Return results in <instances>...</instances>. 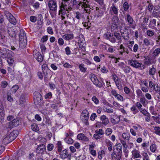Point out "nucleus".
<instances>
[{
	"label": "nucleus",
	"instance_id": "1",
	"mask_svg": "<svg viewBox=\"0 0 160 160\" xmlns=\"http://www.w3.org/2000/svg\"><path fill=\"white\" fill-rule=\"evenodd\" d=\"M90 78L91 81L97 87L100 88L102 86V83L99 81L97 77L94 74H91L90 75Z\"/></svg>",
	"mask_w": 160,
	"mask_h": 160
},
{
	"label": "nucleus",
	"instance_id": "2",
	"mask_svg": "<svg viewBox=\"0 0 160 160\" xmlns=\"http://www.w3.org/2000/svg\"><path fill=\"white\" fill-rule=\"evenodd\" d=\"M33 98L34 102L37 103V104L42 102V96L38 92H35L34 93Z\"/></svg>",
	"mask_w": 160,
	"mask_h": 160
},
{
	"label": "nucleus",
	"instance_id": "3",
	"mask_svg": "<svg viewBox=\"0 0 160 160\" xmlns=\"http://www.w3.org/2000/svg\"><path fill=\"white\" fill-rule=\"evenodd\" d=\"M7 31L8 34L11 37H15L16 36L17 32L14 27L8 28Z\"/></svg>",
	"mask_w": 160,
	"mask_h": 160
},
{
	"label": "nucleus",
	"instance_id": "4",
	"mask_svg": "<svg viewBox=\"0 0 160 160\" xmlns=\"http://www.w3.org/2000/svg\"><path fill=\"white\" fill-rule=\"evenodd\" d=\"M5 13L11 23L13 24H16V20L12 15L9 13L8 11H5Z\"/></svg>",
	"mask_w": 160,
	"mask_h": 160
},
{
	"label": "nucleus",
	"instance_id": "5",
	"mask_svg": "<svg viewBox=\"0 0 160 160\" xmlns=\"http://www.w3.org/2000/svg\"><path fill=\"white\" fill-rule=\"evenodd\" d=\"M59 155L60 158L62 159H65L67 158L70 160L71 158L70 155L68 154V151L66 149L63 150L59 153Z\"/></svg>",
	"mask_w": 160,
	"mask_h": 160
},
{
	"label": "nucleus",
	"instance_id": "6",
	"mask_svg": "<svg viewBox=\"0 0 160 160\" xmlns=\"http://www.w3.org/2000/svg\"><path fill=\"white\" fill-rule=\"evenodd\" d=\"M60 9L59 11V14L61 16L64 15L66 14L68 9L71 10L72 9V8L70 7H67V6H65V8H64L63 7H62V5L60 6Z\"/></svg>",
	"mask_w": 160,
	"mask_h": 160
},
{
	"label": "nucleus",
	"instance_id": "7",
	"mask_svg": "<svg viewBox=\"0 0 160 160\" xmlns=\"http://www.w3.org/2000/svg\"><path fill=\"white\" fill-rule=\"evenodd\" d=\"M105 38L112 43H115L116 42V39L114 38L112 33L106 34L105 35Z\"/></svg>",
	"mask_w": 160,
	"mask_h": 160
},
{
	"label": "nucleus",
	"instance_id": "8",
	"mask_svg": "<svg viewBox=\"0 0 160 160\" xmlns=\"http://www.w3.org/2000/svg\"><path fill=\"white\" fill-rule=\"evenodd\" d=\"M48 7L51 10L55 11L57 9V5L56 1L51 0L48 3Z\"/></svg>",
	"mask_w": 160,
	"mask_h": 160
},
{
	"label": "nucleus",
	"instance_id": "9",
	"mask_svg": "<svg viewBox=\"0 0 160 160\" xmlns=\"http://www.w3.org/2000/svg\"><path fill=\"white\" fill-rule=\"evenodd\" d=\"M124 91L125 93L128 95L129 97H130L132 99H134L135 98V95L133 92H130V89L127 87H125L124 88Z\"/></svg>",
	"mask_w": 160,
	"mask_h": 160
},
{
	"label": "nucleus",
	"instance_id": "10",
	"mask_svg": "<svg viewBox=\"0 0 160 160\" xmlns=\"http://www.w3.org/2000/svg\"><path fill=\"white\" fill-rule=\"evenodd\" d=\"M129 63L131 66L136 68H140L141 66L142 65V63L139 62L137 60H131L130 61Z\"/></svg>",
	"mask_w": 160,
	"mask_h": 160
},
{
	"label": "nucleus",
	"instance_id": "11",
	"mask_svg": "<svg viewBox=\"0 0 160 160\" xmlns=\"http://www.w3.org/2000/svg\"><path fill=\"white\" fill-rule=\"evenodd\" d=\"M122 146L121 144L119 143L118 144L116 148V149L113 148V152L118 154L121 156H122Z\"/></svg>",
	"mask_w": 160,
	"mask_h": 160
},
{
	"label": "nucleus",
	"instance_id": "12",
	"mask_svg": "<svg viewBox=\"0 0 160 160\" xmlns=\"http://www.w3.org/2000/svg\"><path fill=\"white\" fill-rule=\"evenodd\" d=\"M17 132L16 131H13L11 132L10 134L7 135L9 139V141H12L15 139L17 137Z\"/></svg>",
	"mask_w": 160,
	"mask_h": 160
},
{
	"label": "nucleus",
	"instance_id": "13",
	"mask_svg": "<svg viewBox=\"0 0 160 160\" xmlns=\"http://www.w3.org/2000/svg\"><path fill=\"white\" fill-rule=\"evenodd\" d=\"M46 150L45 145L42 144L38 146L37 148V152L38 153H42Z\"/></svg>",
	"mask_w": 160,
	"mask_h": 160
},
{
	"label": "nucleus",
	"instance_id": "14",
	"mask_svg": "<svg viewBox=\"0 0 160 160\" xmlns=\"http://www.w3.org/2000/svg\"><path fill=\"white\" fill-rule=\"evenodd\" d=\"M33 56L34 58L38 62H41L42 61V56L39 52H37L35 53H34Z\"/></svg>",
	"mask_w": 160,
	"mask_h": 160
},
{
	"label": "nucleus",
	"instance_id": "15",
	"mask_svg": "<svg viewBox=\"0 0 160 160\" xmlns=\"http://www.w3.org/2000/svg\"><path fill=\"white\" fill-rule=\"evenodd\" d=\"M120 121V117L117 116H113L111 118V121L113 124L118 123Z\"/></svg>",
	"mask_w": 160,
	"mask_h": 160
},
{
	"label": "nucleus",
	"instance_id": "16",
	"mask_svg": "<svg viewBox=\"0 0 160 160\" xmlns=\"http://www.w3.org/2000/svg\"><path fill=\"white\" fill-rule=\"evenodd\" d=\"M112 23L115 27H117L119 25V20L118 17L114 16L112 19Z\"/></svg>",
	"mask_w": 160,
	"mask_h": 160
},
{
	"label": "nucleus",
	"instance_id": "17",
	"mask_svg": "<svg viewBox=\"0 0 160 160\" xmlns=\"http://www.w3.org/2000/svg\"><path fill=\"white\" fill-rule=\"evenodd\" d=\"M27 43V39H19V48H23L26 46Z\"/></svg>",
	"mask_w": 160,
	"mask_h": 160
},
{
	"label": "nucleus",
	"instance_id": "18",
	"mask_svg": "<svg viewBox=\"0 0 160 160\" xmlns=\"http://www.w3.org/2000/svg\"><path fill=\"white\" fill-rule=\"evenodd\" d=\"M122 156L112 152L111 155V159L112 160H120Z\"/></svg>",
	"mask_w": 160,
	"mask_h": 160
},
{
	"label": "nucleus",
	"instance_id": "19",
	"mask_svg": "<svg viewBox=\"0 0 160 160\" xmlns=\"http://www.w3.org/2000/svg\"><path fill=\"white\" fill-rule=\"evenodd\" d=\"M77 138L78 139L82 140H83L84 141H88V138L83 133H79L78 134L77 136Z\"/></svg>",
	"mask_w": 160,
	"mask_h": 160
},
{
	"label": "nucleus",
	"instance_id": "20",
	"mask_svg": "<svg viewBox=\"0 0 160 160\" xmlns=\"http://www.w3.org/2000/svg\"><path fill=\"white\" fill-rule=\"evenodd\" d=\"M100 119L102 121V124L106 125L109 123V120L105 116L103 115L101 116Z\"/></svg>",
	"mask_w": 160,
	"mask_h": 160
},
{
	"label": "nucleus",
	"instance_id": "21",
	"mask_svg": "<svg viewBox=\"0 0 160 160\" xmlns=\"http://www.w3.org/2000/svg\"><path fill=\"white\" fill-rule=\"evenodd\" d=\"M96 12H95V16L97 17H101L103 15V12L101 9H99L98 7L96 8Z\"/></svg>",
	"mask_w": 160,
	"mask_h": 160
},
{
	"label": "nucleus",
	"instance_id": "22",
	"mask_svg": "<svg viewBox=\"0 0 160 160\" xmlns=\"http://www.w3.org/2000/svg\"><path fill=\"white\" fill-rule=\"evenodd\" d=\"M20 104L22 107L25 106L26 103L25 98V94H22L20 98Z\"/></svg>",
	"mask_w": 160,
	"mask_h": 160
},
{
	"label": "nucleus",
	"instance_id": "23",
	"mask_svg": "<svg viewBox=\"0 0 160 160\" xmlns=\"http://www.w3.org/2000/svg\"><path fill=\"white\" fill-rule=\"evenodd\" d=\"M62 38L66 40H71L73 38V34L72 33L66 34L63 35Z\"/></svg>",
	"mask_w": 160,
	"mask_h": 160
},
{
	"label": "nucleus",
	"instance_id": "24",
	"mask_svg": "<svg viewBox=\"0 0 160 160\" xmlns=\"http://www.w3.org/2000/svg\"><path fill=\"white\" fill-rule=\"evenodd\" d=\"M19 39H27L26 36L25 31L23 29L20 30L19 33Z\"/></svg>",
	"mask_w": 160,
	"mask_h": 160
},
{
	"label": "nucleus",
	"instance_id": "25",
	"mask_svg": "<svg viewBox=\"0 0 160 160\" xmlns=\"http://www.w3.org/2000/svg\"><path fill=\"white\" fill-rule=\"evenodd\" d=\"M114 38H116L118 40V43H121L122 42V40L121 39V36L120 34L118 32H116L112 33Z\"/></svg>",
	"mask_w": 160,
	"mask_h": 160
},
{
	"label": "nucleus",
	"instance_id": "26",
	"mask_svg": "<svg viewBox=\"0 0 160 160\" xmlns=\"http://www.w3.org/2000/svg\"><path fill=\"white\" fill-rule=\"evenodd\" d=\"M160 53V47L156 48L152 52V55L155 59Z\"/></svg>",
	"mask_w": 160,
	"mask_h": 160
},
{
	"label": "nucleus",
	"instance_id": "27",
	"mask_svg": "<svg viewBox=\"0 0 160 160\" xmlns=\"http://www.w3.org/2000/svg\"><path fill=\"white\" fill-rule=\"evenodd\" d=\"M108 147V149L109 151L112 150V143L108 139H106L105 141Z\"/></svg>",
	"mask_w": 160,
	"mask_h": 160
},
{
	"label": "nucleus",
	"instance_id": "28",
	"mask_svg": "<svg viewBox=\"0 0 160 160\" xmlns=\"http://www.w3.org/2000/svg\"><path fill=\"white\" fill-rule=\"evenodd\" d=\"M156 71V69L154 67V65H152V68H150L149 70V74L150 76H153L155 74Z\"/></svg>",
	"mask_w": 160,
	"mask_h": 160
},
{
	"label": "nucleus",
	"instance_id": "29",
	"mask_svg": "<svg viewBox=\"0 0 160 160\" xmlns=\"http://www.w3.org/2000/svg\"><path fill=\"white\" fill-rule=\"evenodd\" d=\"M118 89L121 90L122 89V86L121 84V82L120 79H118L114 81Z\"/></svg>",
	"mask_w": 160,
	"mask_h": 160
},
{
	"label": "nucleus",
	"instance_id": "30",
	"mask_svg": "<svg viewBox=\"0 0 160 160\" xmlns=\"http://www.w3.org/2000/svg\"><path fill=\"white\" fill-rule=\"evenodd\" d=\"M132 154L134 158H141V156L139 153V152L136 150H134L132 152Z\"/></svg>",
	"mask_w": 160,
	"mask_h": 160
},
{
	"label": "nucleus",
	"instance_id": "31",
	"mask_svg": "<svg viewBox=\"0 0 160 160\" xmlns=\"http://www.w3.org/2000/svg\"><path fill=\"white\" fill-rule=\"evenodd\" d=\"M82 113L83 114H84L83 117H84V118H82V119L88 120L89 118L88 112L87 110H84L82 111Z\"/></svg>",
	"mask_w": 160,
	"mask_h": 160
},
{
	"label": "nucleus",
	"instance_id": "32",
	"mask_svg": "<svg viewBox=\"0 0 160 160\" xmlns=\"http://www.w3.org/2000/svg\"><path fill=\"white\" fill-rule=\"evenodd\" d=\"M38 141L42 143V144H45L47 142V139L43 137L41 135H39L38 138Z\"/></svg>",
	"mask_w": 160,
	"mask_h": 160
},
{
	"label": "nucleus",
	"instance_id": "33",
	"mask_svg": "<svg viewBox=\"0 0 160 160\" xmlns=\"http://www.w3.org/2000/svg\"><path fill=\"white\" fill-rule=\"evenodd\" d=\"M121 33L122 36L125 39L127 40L128 38L129 35L128 32L127 30L123 32H122L121 31Z\"/></svg>",
	"mask_w": 160,
	"mask_h": 160
},
{
	"label": "nucleus",
	"instance_id": "34",
	"mask_svg": "<svg viewBox=\"0 0 160 160\" xmlns=\"http://www.w3.org/2000/svg\"><path fill=\"white\" fill-rule=\"evenodd\" d=\"M156 20L153 19L150 20L149 27L151 28H153L156 24Z\"/></svg>",
	"mask_w": 160,
	"mask_h": 160
},
{
	"label": "nucleus",
	"instance_id": "35",
	"mask_svg": "<svg viewBox=\"0 0 160 160\" xmlns=\"http://www.w3.org/2000/svg\"><path fill=\"white\" fill-rule=\"evenodd\" d=\"M127 19L128 22L130 24L132 25L134 22V20L132 18L129 14L127 15Z\"/></svg>",
	"mask_w": 160,
	"mask_h": 160
},
{
	"label": "nucleus",
	"instance_id": "36",
	"mask_svg": "<svg viewBox=\"0 0 160 160\" xmlns=\"http://www.w3.org/2000/svg\"><path fill=\"white\" fill-rule=\"evenodd\" d=\"M11 124H12L14 127L17 126L19 125L20 122L18 119H14L11 122Z\"/></svg>",
	"mask_w": 160,
	"mask_h": 160
},
{
	"label": "nucleus",
	"instance_id": "37",
	"mask_svg": "<svg viewBox=\"0 0 160 160\" xmlns=\"http://www.w3.org/2000/svg\"><path fill=\"white\" fill-rule=\"evenodd\" d=\"M5 116L4 109L0 110V121L2 122L4 120Z\"/></svg>",
	"mask_w": 160,
	"mask_h": 160
},
{
	"label": "nucleus",
	"instance_id": "38",
	"mask_svg": "<svg viewBox=\"0 0 160 160\" xmlns=\"http://www.w3.org/2000/svg\"><path fill=\"white\" fill-rule=\"evenodd\" d=\"M156 60H154V59L153 61L151 62L150 59H148V60L146 59V60L144 62V64L145 65H147L148 66L150 65L152 63H155L156 62Z\"/></svg>",
	"mask_w": 160,
	"mask_h": 160
},
{
	"label": "nucleus",
	"instance_id": "39",
	"mask_svg": "<svg viewBox=\"0 0 160 160\" xmlns=\"http://www.w3.org/2000/svg\"><path fill=\"white\" fill-rule=\"evenodd\" d=\"M122 137L124 139L129 140L130 138V134L128 132H124L122 134Z\"/></svg>",
	"mask_w": 160,
	"mask_h": 160
},
{
	"label": "nucleus",
	"instance_id": "40",
	"mask_svg": "<svg viewBox=\"0 0 160 160\" xmlns=\"http://www.w3.org/2000/svg\"><path fill=\"white\" fill-rule=\"evenodd\" d=\"M131 70V69L129 66L126 65L123 70L126 73H128L130 72Z\"/></svg>",
	"mask_w": 160,
	"mask_h": 160
},
{
	"label": "nucleus",
	"instance_id": "41",
	"mask_svg": "<svg viewBox=\"0 0 160 160\" xmlns=\"http://www.w3.org/2000/svg\"><path fill=\"white\" fill-rule=\"evenodd\" d=\"M31 127L32 129L34 131L36 132L39 129L38 125L35 123H34L31 125Z\"/></svg>",
	"mask_w": 160,
	"mask_h": 160
},
{
	"label": "nucleus",
	"instance_id": "42",
	"mask_svg": "<svg viewBox=\"0 0 160 160\" xmlns=\"http://www.w3.org/2000/svg\"><path fill=\"white\" fill-rule=\"evenodd\" d=\"M112 6H113L111 7L112 11L115 14H118V8L115 6L114 4H113Z\"/></svg>",
	"mask_w": 160,
	"mask_h": 160
},
{
	"label": "nucleus",
	"instance_id": "43",
	"mask_svg": "<svg viewBox=\"0 0 160 160\" xmlns=\"http://www.w3.org/2000/svg\"><path fill=\"white\" fill-rule=\"evenodd\" d=\"M103 154H105V151L104 150H102L101 151L98 152V155L99 159H101Z\"/></svg>",
	"mask_w": 160,
	"mask_h": 160
},
{
	"label": "nucleus",
	"instance_id": "44",
	"mask_svg": "<svg viewBox=\"0 0 160 160\" xmlns=\"http://www.w3.org/2000/svg\"><path fill=\"white\" fill-rule=\"evenodd\" d=\"M147 2L149 3L148 7V10L151 12L154 6L152 3H150L149 1H147Z\"/></svg>",
	"mask_w": 160,
	"mask_h": 160
},
{
	"label": "nucleus",
	"instance_id": "45",
	"mask_svg": "<svg viewBox=\"0 0 160 160\" xmlns=\"http://www.w3.org/2000/svg\"><path fill=\"white\" fill-rule=\"evenodd\" d=\"M136 94L138 98L144 96L142 93V91L139 89H138L136 91Z\"/></svg>",
	"mask_w": 160,
	"mask_h": 160
},
{
	"label": "nucleus",
	"instance_id": "46",
	"mask_svg": "<svg viewBox=\"0 0 160 160\" xmlns=\"http://www.w3.org/2000/svg\"><path fill=\"white\" fill-rule=\"evenodd\" d=\"M71 3L72 4L73 6L75 5H78L79 6H80L82 4L81 2H79L77 1V0H71Z\"/></svg>",
	"mask_w": 160,
	"mask_h": 160
},
{
	"label": "nucleus",
	"instance_id": "47",
	"mask_svg": "<svg viewBox=\"0 0 160 160\" xmlns=\"http://www.w3.org/2000/svg\"><path fill=\"white\" fill-rule=\"evenodd\" d=\"M65 142L69 144H71L73 142V141L71 138H66L64 139Z\"/></svg>",
	"mask_w": 160,
	"mask_h": 160
},
{
	"label": "nucleus",
	"instance_id": "48",
	"mask_svg": "<svg viewBox=\"0 0 160 160\" xmlns=\"http://www.w3.org/2000/svg\"><path fill=\"white\" fill-rule=\"evenodd\" d=\"M154 128V133L158 135H160V127H155Z\"/></svg>",
	"mask_w": 160,
	"mask_h": 160
},
{
	"label": "nucleus",
	"instance_id": "49",
	"mask_svg": "<svg viewBox=\"0 0 160 160\" xmlns=\"http://www.w3.org/2000/svg\"><path fill=\"white\" fill-rule=\"evenodd\" d=\"M154 89L157 93H160V87H159L158 84H154Z\"/></svg>",
	"mask_w": 160,
	"mask_h": 160
},
{
	"label": "nucleus",
	"instance_id": "50",
	"mask_svg": "<svg viewBox=\"0 0 160 160\" xmlns=\"http://www.w3.org/2000/svg\"><path fill=\"white\" fill-rule=\"evenodd\" d=\"M79 68L80 71L82 72H85L87 69V68L84 67V65L81 64L79 65Z\"/></svg>",
	"mask_w": 160,
	"mask_h": 160
},
{
	"label": "nucleus",
	"instance_id": "51",
	"mask_svg": "<svg viewBox=\"0 0 160 160\" xmlns=\"http://www.w3.org/2000/svg\"><path fill=\"white\" fill-rule=\"evenodd\" d=\"M19 88V87L18 85H15L14 86H13L12 88H11V91L14 93H15L17 91V90Z\"/></svg>",
	"mask_w": 160,
	"mask_h": 160
},
{
	"label": "nucleus",
	"instance_id": "52",
	"mask_svg": "<svg viewBox=\"0 0 160 160\" xmlns=\"http://www.w3.org/2000/svg\"><path fill=\"white\" fill-rule=\"evenodd\" d=\"M63 2L61 3V5L62 7H63L64 8H65V6H67L68 4L69 5L68 2L70 0H62Z\"/></svg>",
	"mask_w": 160,
	"mask_h": 160
},
{
	"label": "nucleus",
	"instance_id": "53",
	"mask_svg": "<svg viewBox=\"0 0 160 160\" xmlns=\"http://www.w3.org/2000/svg\"><path fill=\"white\" fill-rule=\"evenodd\" d=\"M84 42V39L82 37V38L81 39V38H80V39L78 40V43L80 44L79 45V47H80L81 46H82V47L81 48L82 50H83V49L85 50V48L83 46V45H82L81 44L83 43Z\"/></svg>",
	"mask_w": 160,
	"mask_h": 160
},
{
	"label": "nucleus",
	"instance_id": "54",
	"mask_svg": "<svg viewBox=\"0 0 160 160\" xmlns=\"http://www.w3.org/2000/svg\"><path fill=\"white\" fill-rule=\"evenodd\" d=\"M143 43L146 46H148L150 45V40L148 38H145L143 40Z\"/></svg>",
	"mask_w": 160,
	"mask_h": 160
},
{
	"label": "nucleus",
	"instance_id": "55",
	"mask_svg": "<svg viewBox=\"0 0 160 160\" xmlns=\"http://www.w3.org/2000/svg\"><path fill=\"white\" fill-rule=\"evenodd\" d=\"M146 99L145 98L144 96L140 97V102L142 104L144 105L146 104Z\"/></svg>",
	"mask_w": 160,
	"mask_h": 160
},
{
	"label": "nucleus",
	"instance_id": "56",
	"mask_svg": "<svg viewBox=\"0 0 160 160\" xmlns=\"http://www.w3.org/2000/svg\"><path fill=\"white\" fill-rule=\"evenodd\" d=\"M88 3V2L87 0H86V2H83V4L82 5V7L84 8H90L89 5L87 3Z\"/></svg>",
	"mask_w": 160,
	"mask_h": 160
},
{
	"label": "nucleus",
	"instance_id": "57",
	"mask_svg": "<svg viewBox=\"0 0 160 160\" xmlns=\"http://www.w3.org/2000/svg\"><path fill=\"white\" fill-rule=\"evenodd\" d=\"M11 142V141H9V139L8 138V137L7 136L6 137H5L3 140V142L5 144H7L8 143H9Z\"/></svg>",
	"mask_w": 160,
	"mask_h": 160
},
{
	"label": "nucleus",
	"instance_id": "58",
	"mask_svg": "<svg viewBox=\"0 0 160 160\" xmlns=\"http://www.w3.org/2000/svg\"><path fill=\"white\" fill-rule=\"evenodd\" d=\"M112 132V130L110 128H108L105 131V134L107 135L111 134Z\"/></svg>",
	"mask_w": 160,
	"mask_h": 160
},
{
	"label": "nucleus",
	"instance_id": "59",
	"mask_svg": "<svg viewBox=\"0 0 160 160\" xmlns=\"http://www.w3.org/2000/svg\"><path fill=\"white\" fill-rule=\"evenodd\" d=\"M148 18H143V23L142 24V27H144L145 24H147L148 22Z\"/></svg>",
	"mask_w": 160,
	"mask_h": 160
},
{
	"label": "nucleus",
	"instance_id": "60",
	"mask_svg": "<svg viewBox=\"0 0 160 160\" xmlns=\"http://www.w3.org/2000/svg\"><path fill=\"white\" fill-rule=\"evenodd\" d=\"M14 59L12 58L9 57L7 60V62L9 65H12L14 62Z\"/></svg>",
	"mask_w": 160,
	"mask_h": 160
},
{
	"label": "nucleus",
	"instance_id": "61",
	"mask_svg": "<svg viewBox=\"0 0 160 160\" xmlns=\"http://www.w3.org/2000/svg\"><path fill=\"white\" fill-rule=\"evenodd\" d=\"M150 150L152 152H154L156 150V145L155 144H152L150 147Z\"/></svg>",
	"mask_w": 160,
	"mask_h": 160
},
{
	"label": "nucleus",
	"instance_id": "62",
	"mask_svg": "<svg viewBox=\"0 0 160 160\" xmlns=\"http://www.w3.org/2000/svg\"><path fill=\"white\" fill-rule=\"evenodd\" d=\"M153 119L157 123H160V117H159L152 116Z\"/></svg>",
	"mask_w": 160,
	"mask_h": 160
},
{
	"label": "nucleus",
	"instance_id": "63",
	"mask_svg": "<svg viewBox=\"0 0 160 160\" xmlns=\"http://www.w3.org/2000/svg\"><path fill=\"white\" fill-rule=\"evenodd\" d=\"M58 42L60 46H62L64 43L63 39L62 38H59L58 40Z\"/></svg>",
	"mask_w": 160,
	"mask_h": 160
},
{
	"label": "nucleus",
	"instance_id": "64",
	"mask_svg": "<svg viewBox=\"0 0 160 160\" xmlns=\"http://www.w3.org/2000/svg\"><path fill=\"white\" fill-rule=\"evenodd\" d=\"M92 100L96 104H98L99 103V100L95 96H93L92 98Z\"/></svg>",
	"mask_w": 160,
	"mask_h": 160
}]
</instances>
